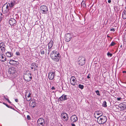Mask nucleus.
I'll return each mask as SVG.
<instances>
[{
  "mask_svg": "<svg viewBox=\"0 0 126 126\" xmlns=\"http://www.w3.org/2000/svg\"><path fill=\"white\" fill-rule=\"evenodd\" d=\"M50 56L52 60L56 62H58L60 58V54L56 50L52 51L50 54Z\"/></svg>",
  "mask_w": 126,
  "mask_h": 126,
  "instance_id": "nucleus-1",
  "label": "nucleus"
},
{
  "mask_svg": "<svg viewBox=\"0 0 126 126\" xmlns=\"http://www.w3.org/2000/svg\"><path fill=\"white\" fill-rule=\"evenodd\" d=\"M107 119L106 116L103 115L98 118V120H97V122L99 124H103L106 123Z\"/></svg>",
  "mask_w": 126,
  "mask_h": 126,
  "instance_id": "nucleus-2",
  "label": "nucleus"
},
{
  "mask_svg": "<svg viewBox=\"0 0 126 126\" xmlns=\"http://www.w3.org/2000/svg\"><path fill=\"white\" fill-rule=\"evenodd\" d=\"M48 11V8L46 6H41L40 7V11L42 14H47Z\"/></svg>",
  "mask_w": 126,
  "mask_h": 126,
  "instance_id": "nucleus-3",
  "label": "nucleus"
},
{
  "mask_svg": "<svg viewBox=\"0 0 126 126\" xmlns=\"http://www.w3.org/2000/svg\"><path fill=\"white\" fill-rule=\"evenodd\" d=\"M45 124V121L43 118H40L37 121L38 126H43Z\"/></svg>",
  "mask_w": 126,
  "mask_h": 126,
  "instance_id": "nucleus-4",
  "label": "nucleus"
},
{
  "mask_svg": "<svg viewBox=\"0 0 126 126\" xmlns=\"http://www.w3.org/2000/svg\"><path fill=\"white\" fill-rule=\"evenodd\" d=\"M31 75V74L30 73L29 74H25L24 76V79L28 82L31 81L32 79Z\"/></svg>",
  "mask_w": 126,
  "mask_h": 126,
  "instance_id": "nucleus-5",
  "label": "nucleus"
},
{
  "mask_svg": "<svg viewBox=\"0 0 126 126\" xmlns=\"http://www.w3.org/2000/svg\"><path fill=\"white\" fill-rule=\"evenodd\" d=\"M76 78L74 76H72L70 79V82L71 84L75 86L77 85V83L76 82Z\"/></svg>",
  "mask_w": 126,
  "mask_h": 126,
  "instance_id": "nucleus-6",
  "label": "nucleus"
},
{
  "mask_svg": "<svg viewBox=\"0 0 126 126\" xmlns=\"http://www.w3.org/2000/svg\"><path fill=\"white\" fill-rule=\"evenodd\" d=\"M79 60L78 61V63L79 65L81 66L85 64V59L84 57H79Z\"/></svg>",
  "mask_w": 126,
  "mask_h": 126,
  "instance_id": "nucleus-7",
  "label": "nucleus"
},
{
  "mask_svg": "<svg viewBox=\"0 0 126 126\" xmlns=\"http://www.w3.org/2000/svg\"><path fill=\"white\" fill-rule=\"evenodd\" d=\"M72 37L70 33H68L65 35L64 39L66 42H69L71 39Z\"/></svg>",
  "mask_w": 126,
  "mask_h": 126,
  "instance_id": "nucleus-8",
  "label": "nucleus"
},
{
  "mask_svg": "<svg viewBox=\"0 0 126 126\" xmlns=\"http://www.w3.org/2000/svg\"><path fill=\"white\" fill-rule=\"evenodd\" d=\"M55 74V71L54 70L51 71L48 74V78L49 79L52 80L54 77Z\"/></svg>",
  "mask_w": 126,
  "mask_h": 126,
  "instance_id": "nucleus-9",
  "label": "nucleus"
},
{
  "mask_svg": "<svg viewBox=\"0 0 126 126\" xmlns=\"http://www.w3.org/2000/svg\"><path fill=\"white\" fill-rule=\"evenodd\" d=\"M121 110H124L126 109V103L123 102L120 104L118 106Z\"/></svg>",
  "mask_w": 126,
  "mask_h": 126,
  "instance_id": "nucleus-10",
  "label": "nucleus"
},
{
  "mask_svg": "<svg viewBox=\"0 0 126 126\" xmlns=\"http://www.w3.org/2000/svg\"><path fill=\"white\" fill-rule=\"evenodd\" d=\"M8 72L10 74L14 75L16 73V71L15 68L13 67H11L9 69Z\"/></svg>",
  "mask_w": 126,
  "mask_h": 126,
  "instance_id": "nucleus-11",
  "label": "nucleus"
},
{
  "mask_svg": "<svg viewBox=\"0 0 126 126\" xmlns=\"http://www.w3.org/2000/svg\"><path fill=\"white\" fill-rule=\"evenodd\" d=\"M6 60L5 55L1 53H0V61L1 62L5 61Z\"/></svg>",
  "mask_w": 126,
  "mask_h": 126,
  "instance_id": "nucleus-12",
  "label": "nucleus"
},
{
  "mask_svg": "<svg viewBox=\"0 0 126 126\" xmlns=\"http://www.w3.org/2000/svg\"><path fill=\"white\" fill-rule=\"evenodd\" d=\"M61 116L62 118H63L65 119V120L67 121L68 119V114L66 113H63L61 114Z\"/></svg>",
  "mask_w": 126,
  "mask_h": 126,
  "instance_id": "nucleus-13",
  "label": "nucleus"
},
{
  "mask_svg": "<svg viewBox=\"0 0 126 126\" xmlns=\"http://www.w3.org/2000/svg\"><path fill=\"white\" fill-rule=\"evenodd\" d=\"M16 21L14 19H10L9 21V23L11 25H12L13 26H16Z\"/></svg>",
  "mask_w": 126,
  "mask_h": 126,
  "instance_id": "nucleus-14",
  "label": "nucleus"
},
{
  "mask_svg": "<svg viewBox=\"0 0 126 126\" xmlns=\"http://www.w3.org/2000/svg\"><path fill=\"white\" fill-rule=\"evenodd\" d=\"M9 5L8 4H4L2 8V11H8L9 9Z\"/></svg>",
  "mask_w": 126,
  "mask_h": 126,
  "instance_id": "nucleus-15",
  "label": "nucleus"
},
{
  "mask_svg": "<svg viewBox=\"0 0 126 126\" xmlns=\"http://www.w3.org/2000/svg\"><path fill=\"white\" fill-rule=\"evenodd\" d=\"M67 99V95L64 94H63L62 96L59 98L58 100L59 101H63Z\"/></svg>",
  "mask_w": 126,
  "mask_h": 126,
  "instance_id": "nucleus-16",
  "label": "nucleus"
},
{
  "mask_svg": "<svg viewBox=\"0 0 126 126\" xmlns=\"http://www.w3.org/2000/svg\"><path fill=\"white\" fill-rule=\"evenodd\" d=\"M5 46L4 42H1L0 44V48L1 49V51L3 53L5 50Z\"/></svg>",
  "mask_w": 126,
  "mask_h": 126,
  "instance_id": "nucleus-17",
  "label": "nucleus"
},
{
  "mask_svg": "<svg viewBox=\"0 0 126 126\" xmlns=\"http://www.w3.org/2000/svg\"><path fill=\"white\" fill-rule=\"evenodd\" d=\"M71 120L72 121V122L74 123L77 121L78 119L76 115H74L71 116Z\"/></svg>",
  "mask_w": 126,
  "mask_h": 126,
  "instance_id": "nucleus-18",
  "label": "nucleus"
},
{
  "mask_svg": "<svg viewBox=\"0 0 126 126\" xmlns=\"http://www.w3.org/2000/svg\"><path fill=\"white\" fill-rule=\"evenodd\" d=\"M31 94L30 93H27L26 94L25 97L27 101H29L31 100Z\"/></svg>",
  "mask_w": 126,
  "mask_h": 126,
  "instance_id": "nucleus-19",
  "label": "nucleus"
},
{
  "mask_svg": "<svg viewBox=\"0 0 126 126\" xmlns=\"http://www.w3.org/2000/svg\"><path fill=\"white\" fill-rule=\"evenodd\" d=\"M103 113L102 112L100 111H96L94 114V115H100V116H103Z\"/></svg>",
  "mask_w": 126,
  "mask_h": 126,
  "instance_id": "nucleus-20",
  "label": "nucleus"
},
{
  "mask_svg": "<svg viewBox=\"0 0 126 126\" xmlns=\"http://www.w3.org/2000/svg\"><path fill=\"white\" fill-rule=\"evenodd\" d=\"M53 44V41L51 40L48 44V48H51L52 47Z\"/></svg>",
  "mask_w": 126,
  "mask_h": 126,
  "instance_id": "nucleus-21",
  "label": "nucleus"
},
{
  "mask_svg": "<svg viewBox=\"0 0 126 126\" xmlns=\"http://www.w3.org/2000/svg\"><path fill=\"white\" fill-rule=\"evenodd\" d=\"M31 66H32L34 68V70L36 69H37L36 68L37 67V64L36 63H33L31 64Z\"/></svg>",
  "mask_w": 126,
  "mask_h": 126,
  "instance_id": "nucleus-22",
  "label": "nucleus"
},
{
  "mask_svg": "<svg viewBox=\"0 0 126 126\" xmlns=\"http://www.w3.org/2000/svg\"><path fill=\"white\" fill-rule=\"evenodd\" d=\"M123 17L124 19H126V11H124L122 14Z\"/></svg>",
  "mask_w": 126,
  "mask_h": 126,
  "instance_id": "nucleus-23",
  "label": "nucleus"
},
{
  "mask_svg": "<svg viewBox=\"0 0 126 126\" xmlns=\"http://www.w3.org/2000/svg\"><path fill=\"white\" fill-rule=\"evenodd\" d=\"M6 54L7 57H12L13 56V54L11 53V52L8 51L6 53Z\"/></svg>",
  "mask_w": 126,
  "mask_h": 126,
  "instance_id": "nucleus-24",
  "label": "nucleus"
},
{
  "mask_svg": "<svg viewBox=\"0 0 126 126\" xmlns=\"http://www.w3.org/2000/svg\"><path fill=\"white\" fill-rule=\"evenodd\" d=\"M8 5L9 6V7L10 8L14 5L15 3L14 2H11L10 3H8Z\"/></svg>",
  "mask_w": 126,
  "mask_h": 126,
  "instance_id": "nucleus-25",
  "label": "nucleus"
},
{
  "mask_svg": "<svg viewBox=\"0 0 126 126\" xmlns=\"http://www.w3.org/2000/svg\"><path fill=\"white\" fill-rule=\"evenodd\" d=\"M85 2V1H84L83 0L82 1L81 3V7L85 8L86 7V5Z\"/></svg>",
  "mask_w": 126,
  "mask_h": 126,
  "instance_id": "nucleus-26",
  "label": "nucleus"
},
{
  "mask_svg": "<svg viewBox=\"0 0 126 126\" xmlns=\"http://www.w3.org/2000/svg\"><path fill=\"white\" fill-rule=\"evenodd\" d=\"M78 87L80 89H83L84 88V86L82 85L79 84V85Z\"/></svg>",
  "mask_w": 126,
  "mask_h": 126,
  "instance_id": "nucleus-27",
  "label": "nucleus"
},
{
  "mask_svg": "<svg viewBox=\"0 0 126 126\" xmlns=\"http://www.w3.org/2000/svg\"><path fill=\"white\" fill-rule=\"evenodd\" d=\"M31 107H32L33 108L34 107L36 106V105L35 104V102H32V103H31Z\"/></svg>",
  "mask_w": 126,
  "mask_h": 126,
  "instance_id": "nucleus-28",
  "label": "nucleus"
},
{
  "mask_svg": "<svg viewBox=\"0 0 126 126\" xmlns=\"http://www.w3.org/2000/svg\"><path fill=\"white\" fill-rule=\"evenodd\" d=\"M103 106L105 107H107V103L105 101L103 102Z\"/></svg>",
  "mask_w": 126,
  "mask_h": 126,
  "instance_id": "nucleus-29",
  "label": "nucleus"
},
{
  "mask_svg": "<svg viewBox=\"0 0 126 126\" xmlns=\"http://www.w3.org/2000/svg\"><path fill=\"white\" fill-rule=\"evenodd\" d=\"M95 92L97 95L98 96H100V94L99 93V91L98 90H96L95 91Z\"/></svg>",
  "mask_w": 126,
  "mask_h": 126,
  "instance_id": "nucleus-30",
  "label": "nucleus"
},
{
  "mask_svg": "<svg viewBox=\"0 0 126 126\" xmlns=\"http://www.w3.org/2000/svg\"><path fill=\"white\" fill-rule=\"evenodd\" d=\"M45 50L42 49L40 51V54L41 55H44L45 54Z\"/></svg>",
  "mask_w": 126,
  "mask_h": 126,
  "instance_id": "nucleus-31",
  "label": "nucleus"
},
{
  "mask_svg": "<svg viewBox=\"0 0 126 126\" xmlns=\"http://www.w3.org/2000/svg\"><path fill=\"white\" fill-rule=\"evenodd\" d=\"M3 104H4L8 108H10L11 109L12 108V107L10 106H9L6 103H3Z\"/></svg>",
  "mask_w": 126,
  "mask_h": 126,
  "instance_id": "nucleus-32",
  "label": "nucleus"
},
{
  "mask_svg": "<svg viewBox=\"0 0 126 126\" xmlns=\"http://www.w3.org/2000/svg\"><path fill=\"white\" fill-rule=\"evenodd\" d=\"M115 44V42H112L110 45V46H114Z\"/></svg>",
  "mask_w": 126,
  "mask_h": 126,
  "instance_id": "nucleus-33",
  "label": "nucleus"
},
{
  "mask_svg": "<svg viewBox=\"0 0 126 126\" xmlns=\"http://www.w3.org/2000/svg\"><path fill=\"white\" fill-rule=\"evenodd\" d=\"M107 55L108 56H110V57H111L112 56V54L110 53L109 52H108L107 54Z\"/></svg>",
  "mask_w": 126,
  "mask_h": 126,
  "instance_id": "nucleus-34",
  "label": "nucleus"
},
{
  "mask_svg": "<svg viewBox=\"0 0 126 126\" xmlns=\"http://www.w3.org/2000/svg\"><path fill=\"white\" fill-rule=\"evenodd\" d=\"M94 116L95 118L97 119V120H98V118H99V117L101 116H100V115L99 116L98 115H94Z\"/></svg>",
  "mask_w": 126,
  "mask_h": 126,
  "instance_id": "nucleus-35",
  "label": "nucleus"
},
{
  "mask_svg": "<svg viewBox=\"0 0 126 126\" xmlns=\"http://www.w3.org/2000/svg\"><path fill=\"white\" fill-rule=\"evenodd\" d=\"M3 17L2 14L0 13V21H1V20L2 18Z\"/></svg>",
  "mask_w": 126,
  "mask_h": 126,
  "instance_id": "nucleus-36",
  "label": "nucleus"
},
{
  "mask_svg": "<svg viewBox=\"0 0 126 126\" xmlns=\"http://www.w3.org/2000/svg\"><path fill=\"white\" fill-rule=\"evenodd\" d=\"M16 54L17 55V56H19L20 55L19 52L18 51L16 52Z\"/></svg>",
  "mask_w": 126,
  "mask_h": 126,
  "instance_id": "nucleus-37",
  "label": "nucleus"
},
{
  "mask_svg": "<svg viewBox=\"0 0 126 126\" xmlns=\"http://www.w3.org/2000/svg\"><path fill=\"white\" fill-rule=\"evenodd\" d=\"M27 118L28 120H30V117L29 115H28L27 116Z\"/></svg>",
  "mask_w": 126,
  "mask_h": 126,
  "instance_id": "nucleus-38",
  "label": "nucleus"
},
{
  "mask_svg": "<svg viewBox=\"0 0 126 126\" xmlns=\"http://www.w3.org/2000/svg\"><path fill=\"white\" fill-rule=\"evenodd\" d=\"M6 100L8 102L10 103H11V102L9 101V99L8 98H6Z\"/></svg>",
  "mask_w": 126,
  "mask_h": 126,
  "instance_id": "nucleus-39",
  "label": "nucleus"
},
{
  "mask_svg": "<svg viewBox=\"0 0 126 126\" xmlns=\"http://www.w3.org/2000/svg\"><path fill=\"white\" fill-rule=\"evenodd\" d=\"M55 89V88L54 87V86H53L51 88V89L52 90H54Z\"/></svg>",
  "mask_w": 126,
  "mask_h": 126,
  "instance_id": "nucleus-40",
  "label": "nucleus"
},
{
  "mask_svg": "<svg viewBox=\"0 0 126 126\" xmlns=\"http://www.w3.org/2000/svg\"><path fill=\"white\" fill-rule=\"evenodd\" d=\"M110 31H111L114 32L115 31V30L114 29V28H112L110 29Z\"/></svg>",
  "mask_w": 126,
  "mask_h": 126,
  "instance_id": "nucleus-41",
  "label": "nucleus"
},
{
  "mask_svg": "<svg viewBox=\"0 0 126 126\" xmlns=\"http://www.w3.org/2000/svg\"><path fill=\"white\" fill-rule=\"evenodd\" d=\"M121 98L120 97V98H117V100L119 101L120 100Z\"/></svg>",
  "mask_w": 126,
  "mask_h": 126,
  "instance_id": "nucleus-42",
  "label": "nucleus"
},
{
  "mask_svg": "<svg viewBox=\"0 0 126 126\" xmlns=\"http://www.w3.org/2000/svg\"><path fill=\"white\" fill-rule=\"evenodd\" d=\"M14 62V63H16V61H15L14 60H12L10 61V62Z\"/></svg>",
  "mask_w": 126,
  "mask_h": 126,
  "instance_id": "nucleus-43",
  "label": "nucleus"
},
{
  "mask_svg": "<svg viewBox=\"0 0 126 126\" xmlns=\"http://www.w3.org/2000/svg\"><path fill=\"white\" fill-rule=\"evenodd\" d=\"M50 51H51L50 48H48V54L50 52Z\"/></svg>",
  "mask_w": 126,
  "mask_h": 126,
  "instance_id": "nucleus-44",
  "label": "nucleus"
},
{
  "mask_svg": "<svg viewBox=\"0 0 126 126\" xmlns=\"http://www.w3.org/2000/svg\"><path fill=\"white\" fill-rule=\"evenodd\" d=\"M15 100V101L16 102H17L18 101V100L17 99H16Z\"/></svg>",
  "mask_w": 126,
  "mask_h": 126,
  "instance_id": "nucleus-45",
  "label": "nucleus"
},
{
  "mask_svg": "<svg viewBox=\"0 0 126 126\" xmlns=\"http://www.w3.org/2000/svg\"><path fill=\"white\" fill-rule=\"evenodd\" d=\"M108 2L109 3H110L111 2V0H108Z\"/></svg>",
  "mask_w": 126,
  "mask_h": 126,
  "instance_id": "nucleus-46",
  "label": "nucleus"
},
{
  "mask_svg": "<svg viewBox=\"0 0 126 126\" xmlns=\"http://www.w3.org/2000/svg\"><path fill=\"white\" fill-rule=\"evenodd\" d=\"M71 125H72V126H76L74 124H72Z\"/></svg>",
  "mask_w": 126,
  "mask_h": 126,
  "instance_id": "nucleus-47",
  "label": "nucleus"
},
{
  "mask_svg": "<svg viewBox=\"0 0 126 126\" xmlns=\"http://www.w3.org/2000/svg\"><path fill=\"white\" fill-rule=\"evenodd\" d=\"M31 68L32 69H34V68L32 66H31Z\"/></svg>",
  "mask_w": 126,
  "mask_h": 126,
  "instance_id": "nucleus-48",
  "label": "nucleus"
},
{
  "mask_svg": "<svg viewBox=\"0 0 126 126\" xmlns=\"http://www.w3.org/2000/svg\"><path fill=\"white\" fill-rule=\"evenodd\" d=\"M87 78L88 79H89L90 78V77H89V76L88 75V76H87Z\"/></svg>",
  "mask_w": 126,
  "mask_h": 126,
  "instance_id": "nucleus-49",
  "label": "nucleus"
},
{
  "mask_svg": "<svg viewBox=\"0 0 126 126\" xmlns=\"http://www.w3.org/2000/svg\"><path fill=\"white\" fill-rule=\"evenodd\" d=\"M123 73H126V71H123Z\"/></svg>",
  "mask_w": 126,
  "mask_h": 126,
  "instance_id": "nucleus-50",
  "label": "nucleus"
},
{
  "mask_svg": "<svg viewBox=\"0 0 126 126\" xmlns=\"http://www.w3.org/2000/svg\"><path fill=\"white\" fill-rule=\"evenodd\" d=\"M107 37H110V36H109V35H107Z\"/></svg>",
  "mask_w": 126,
  "mask_h": 126,
  "instance_id": "nucleus-51",
  "label": "nucleus"
},
{
  "mask_svg": "<svg viewBox=\"0 0 126 126\" xmlns=\"http://www.w3.org/2000/svg\"><path fill=\"white\" fill-rule=\"evenodd\" d=\"M122 47V45H121V46H120V47H121H121Z\"/></svg>",
  "mask_w": 126,
  "mask_h": 126,
  "instance_id": "nucleus-52",
  "label": "nucleus"
},
{
  "mask_svg": "<svg viewBox=\"0 0 126 126\" xmlns=\"http://www.w3.org/2000/svg\"><path fill=\"white\" fill-rule=\"evenodd\" d=\"M46 52L47 51V50L46 49Z\"/></svg>",
  "mask_w": 126,
  "mask_h": 126,
  "instance_id": "nucleus-53",
  "label": "nucleus"
}]
</instances>
